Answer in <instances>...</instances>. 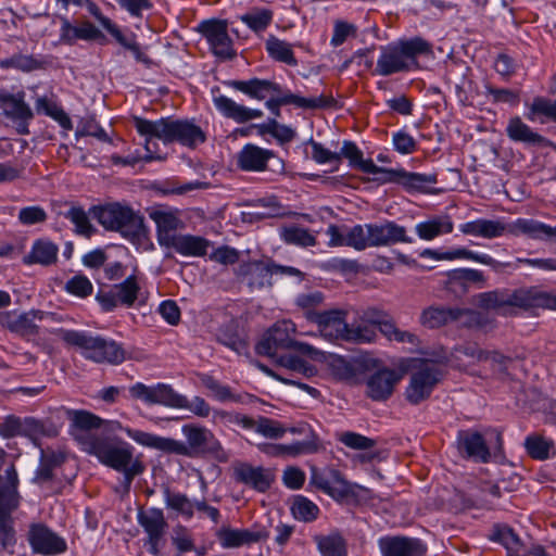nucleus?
Masks as SVG:
<instances>
[{
  "label": "nucleus",
  "mask_w": 556,
  "mask_h": 556,
  "mask_svg": "<svg viewBox=\"0 0 556 556\" xmlns=\"http://www.w3.org/2000/svg\"><path fill=\"white\" fill-rule=\"evenodd\" d=\"M150 218L156 225V238L161 247L169 248L170 242L177 237L175 231L178 229L180 220L170 212L153 211Z\"/></svg>",
  "instance_id": "e433bc0d"
},
{
  "label": "nucleus",
  "mask_w": 556,
  "mask_h": 556,
  "mask_svg": "<svg viewBox=\"0 0 556 556\" xmlns=\"http://www.w3.org/2000/svg\"><path fill=\"white\" fill-rule=\"evenodd\" d=\"M213 103L216 110L226 118L233 119L239 124H244L251 119L263 116V112L256 109H250L238 104L232 99L219 94L213 96Z\"/></svg>",
  "instance_id": "473e14b6"
},
{
  "label": "nucleus",
  "mask_w": 556,
  "mask_h": 556,
  "mask_svg": "<svg viewBox=\"0 0 556 556\" xmlns=\"http://www.w3.org/2000/svg\"><path fill=\"white\" fill-rule=\"evenodd\" d=\"M28 542L33 552L41 555H58L67 548L65 540L42 523L30 526Z\"/></svg>",
  "instance_id": "6ab92c4d"
},
{
  "label": "nucleus",
  "mask_w": 556,
  "mask_h": 556,
  "mask_svg": "<svg viewBox=\"0 0 556 556\" xmlns=\"http://www.w3.org/2000/svg\"><path fill=\"white\" fill-rule=\"evenodd\" d=\"M63 216L75 225V232L79 236L91 238L97 231L83 206L71 203L68 211L63 213Z\"/></svg>",
  "instance_id": "6e6d98bb"
},
{
  "label": "nucleus",
  "mask_w": 556,
  "mask_h": 556,
  "mask_svg": "<svg viewBox=\"0 0 556 556\" xmlns=\"http://www.w3.org/2000/svg\"><path fill=\"white\" fill-rule=\"evenodd\" d=\"M485 438L479 431L471 429L459 430L456 439V446L459 454L480 463H489L491 455L503 454V437L497 429L486 431Z\"/></svg>",
  "instance_id": "1a4fd4ad"
},
{
  "label": "nucleus",
  "mask_w": 556,
  "mask_h": 556,
  "mask_svg": "<svg viewBox=\"0 0 556 556\" xmlns=\"http://www.w3.org/2000/svg\"><path fill=\"white\" fill-rule=\"evenodd\" d=\"M217 341L225 346L233 350L240 355L249 354V343L245 337L240 332L236 320H229L219 327L216 333Z\"/></svg>",
  "instance_id": "58836bf2"
},
{
  "label": "nucleus",
  "mask_w": 556,
  "mask_h": 556,
  "mask_svg": "<svg viewBox=\"0 0 556 556\" xmlns=\"http://www.w3.org/2000/svg\"><path fill=\"white\" fill-rule=\"evenodd\" d=\"M233 479L260 493H265L275 482V473L269 468L254 467L249 463H238L233 467Z\"/></svg>",
  "instance_id": "5701e85b"
},
{
  "label": "nucleus",
  "mask_w": 556,
  "mask_h": 556,
  "mask_svg": "<svg viewBox=\"0 0 556 556\" xmlns=\"http://www.w3.org/2000/svg\"><path fill=\"white\" fill-rule=\"evenodd\" d=\"M442 371L430 363L424 361L422 365L410 375L409 384L405 390V397L412 405H418L428 400L435 386L441 381Z\"/></svg>",
  "instance_id": "ddd939ff"
},
{
  "label": "nucleus",
  "mask_w": 556,
  "mask_h": 556,
  "mask_svg": "<svg viewBox=\"0 0 556 556\" xmlns=\"http://www.w3.org/2000/svg\"><path fill=\"white\" fill-rule=\"evenodd\" d=\"M164 497L166 506L174 509L187 518L193 517V502H191L186 494L175 493L166 486L164 489Z\"/></svg>",
  "instance_id": "e2e57ef3"
},
{
  "label": "nucleus",
  "mask_w": 556,
  "mask_h": 556,
  "mask_svg": "<svg viewBox=\"0 0 556 556\" xmlns=\"http://www.w3.org/2000/svg\"><path fill=\"white\" fill-rule=\"evenodd\" d=\"M49 332L59 336L67 345L81 349L83 355L96 363L119 364L125 359L124 349L115 341H109L99 336L91 337L84 331L62 328L52 329Z\"/></svg>",
  "instance_id": "0eeeda50"
},
{
  "label": "nucleus",
  "mask_w": 556,
  "mask_h": 556,
  "mask_svg": "<svg viewBox=\"0 0 556 556\" xmlns=\"http://www.w3.org/2000/svg\"><path fill=\"white\" fill-rule=\"evenodd\" d=\"M0 325L22 337L37 336L39 333V327L31 323V317L26 312L22 314L3 312L0 314Z\"/></svg>",
  "instance_id": "79ce46f5"
},
{
  "label": "nucleus",
  "mask_w": 556,
  "mask_h": 556,
  "mask_svg": "<svg viewBox=\"0 0 556 556\" xmlns=\"http://www.w3.org/2000/svg\"><path fill=\"white\" fill-rule=\"evenodd\" d=\"M274 13L266 8H254L241 16V21L254 33L264 31L273 22Z\"/></svg>",
  "instance_id": "bf43d9fd"
},
{
  "label": "nucleus",
  "mask_w": 556,
  "mask_h": 556,
  "mask_svg": "<svg viewBox=\"0 0 556 556\" xmlns=\"http://www.w3.org/2000/svg\"><path fill=\"white\" fill-rule=\"evenodd\" d=\"M346 313L342 309L308 311L305 317L316 324L323 337L330 341L345 340L349 324L345 321Z\"/></svg>",
  "instance_id": "dca6fc26"
},
{
  "label": "nucleus",
  "mask_w": 556,
  "mask_h": 556,
  "mask_svg": "<svg viewBox=\"0 0 556 556\" xmlns=\"http://www.w3.org/2000/svg\"><path fill=\"white\" fill-rule=\"evenodd\" d=\"M290 330H293L292 325L287 321L273 325L255 345L256 354L275 357L278 350H290L293 340Z\"/></svg>",
  "instance_id": "4be33fe9"
},
{
  "label": "nucleus",
  "mask_w": 556,
  "mask_h": 556,
  "mask_svg": "<svg viewBox=\"0 0 556 556\" xmlns=\"http://www.w3.org/2000/svg\"><path fill=\"white\" fill-rule=\"evenodd\" d=\"M525 218H518L511 224H504L503 222L496 219H485L479 218L472 222L465 223L460 225L459 230L464 235L481 237L484 239H494L502 237L504 233H510L513 236L523 235L522 231L516 230L515 226L519 220H523Z\"/></svg>",
  "instance_id": "b1692460"
},
{
  "label": "nucleus",
  "mask_w": 556,
  "mask_h": 556,
  "mask_svg": "<svg viewBox=\"0 0 556 556\" xmlns=\"http://www.w3.org/2000/svg\"><path fill=\"white\" fill-rule=\"evenodd\" d=\"M140 290L138 277L130 275L119 283L101 285L96 294V301L105 313L113 312L118 305L131 307L136 303Z\"/></svg>",
  "instance_id": "f8f14e48"
},
{
  "label": "nucleus",
  "mask_w": 556,
  "mask_h": 556,
  "mask_svg": "<svg viewBox=\"0 0 556 556\" xmlns=\"http://www.w3.org/2000/svg\"><path fill=\"white\" fill-rule=\"evenodd\" d=\"M210 241L200 236L193 235H177L170 242L169 248L174 249L177 253L185 256L202 257L207 253Z\"/></svg>",
  "instance_id": "a19ab883"
},
{
  "label": "nucleus",
  "mask_w": 556,
  "mask_h": 556,
  "mask_svg": "<svg viewBox=\"0 0 556 556\" xmlns=\"http://www.w3.org/2000/svg\"><path fill=\"white\" fill-rule=\"evenodd\" d=\"M406 72H410L409 66L404 61V58L396 42H392L382 48L374 74L380 76H391L393 74Z\"/></svg>",
  "instance_id": "72a5a7b5"
},
{
  "label": "nucleus",
  "mask_w": 556,
  "mask_h": 556,
  "mask_svg": "<svg viewBox=\"0 0 556 556\" xmlns=\"http://www.w3.org/2000/svg\"><path fill=\"white\" fill-rule=\"evenodd\" d=\"M197 31L206 39L214 55L223 60L236 58L237 52L228 34V22L226 20H203L198 25Z\"/></svg>",
  "instance_id": "4468645a"
},
{
  "label": "nucleus",
  "mask_w": 556,
  "mask_h": 556,
  "mask_svg": "<svg viewBox=\"0 0 556 556\" xmlns=\"http://www.w3.org/2000/svg\"><path fill=\"white\" fill-rule=\"evenodd\" d=\"M49 66H51L50 60L43 56L37 58L33 54L15 53L10 58L0 60V68H13L24 73H30L38 70H47Z\"/></svg>",
  "instance_id": "ea45409f"
},
{
  "label": "nucleus",
  "mask_w": 556,
  "mask_h": 556,
  "mask_svg": "<svg viewBox=\"0 0 556 556\" xmlns=\"http://www.w3.org/2000/svg\"><path fill=\"white\" fill-rule=\"evenodd\" d=\"M217 539L225 548H235L242 545H251L269 536L268 531L249 529H231L228 527L220 528L216 533Z\"/></svg>",
  "instance_id": "7c9ffc66"
},
{
  "label": "nucleus",
  "mask_w": 556,
  "mask_h": 556,
  "mask_svg": "<svg viewBox=\"0 0 556 556\" xmlns=\"http://www.w3.org/2000/svg\"><path fill=\"white\" fill-rule=\"evenodd\" d=\"M129 393L132 399L141 400L149 405L188 408L200 417H207L211 412L210 405L203 397L195 396L192 402H189L185 395L177 393L169 384L165 383L148 387L142 382H137L129 388Z\"/></svg>",
  "instance_id": "6e6552de"
},
{
  "label": "nucleus",
  "mask_w": 556,
  "mask_h": 556,
  "mask_svg": "<svg viewBox=\"0 0 556 556\" xmlns=\"http://www.w3.org/2000/svg\"><path fill=\"white\" fill-rule=\"evenodd\" d=\"M59 248L55 243L46 238L37 239L30 252L23 257V263L26 265L40 264L42 266H50L58 261Z\"/></svg>",
  "instance_id": "4c0bfd02"
},
{
  "label": "nucleus",
  "mask_w": 556,
  "mask_h": 556,
  "mask_svg": "<svg viewBox=\"0 0 556 556\" xmlns=\"http://www.w3.org/2000/svg\"><path fill=\"white\" fill-rule=\"evenodd\" d=\"M224 85L235 90L241 91L248 97L258 101L264 100L268 92H273L276 94H281L282 92V88L279 84L268 79H261L257 77H253L249 80H225Z\"/></svg>",
  "instance_id": "c756f323"
},
{
  "label": "nucleus",
  "mask_w": 556,
  "mask_h": 556,
  "mask_svg": "<svg viewBox=\"0 0 556 556\" xmlns=\"http://www.w3.org/2000/svg\"><path fill=\"white\" fill-rule=\"evenodd\" d=\"M273 275H288L304 280V273L292 266H283L275 263L271 258L267 261L254 260L243 262L236 268L238 279L245 281L251 290L270 288Z\"/></svg>",
  "instance_id": "9d476101"
},
{
  "label": "nucleus",
  "mask_w": 556,
  "mask_h": 556,
  "mask_svg": "<svg viewBox=\"0 0 556 556\" xmlns=\"http://www.w3.org/2000/svg\"><path fill=\"white\" fill-rule=\"evenodd\" d=\"M401 379L402 375L395 369H379L368 377L366 394L372 401H387Z\"/></svg>",
  "instance_id": "bb28decb"
},
{
  "label": "nucleus",
  "mask_w": 556,
  "mask_h": 556,
  "mask_svg": "<svg viewBox=\"0 0 556 556\" xmlns=\"http://www.w3.org/2000/svg\"><path fill=\"white\" fill-rule=\"evenodd\" d=\"M137 520L148 534L146 545L149 546V553L154 556H160L161 542L168 528L163 510L154 507L147 510L140 508L138 510Z\"/></svg>",
  "instance_id": "2eb2a0df"
},
{
  "label": "nucleus",
  "mask_w": 556,
  "mask_h": 556,
  "mask_svg": "<svg viewBox=\"0 0 556 556\" xmlns=\"http://www.w3.org/2000/svg\"><path fill=\"white\" fill-rule=\"evenodd\" d=\"M478 306L503 317H517L535 308L556 311V293L543 291L538 286L502 288L478 294Z\"/></svg>",
  "instance_id": "f03ea898"
},
{
  "label": "nucleus",
  "mask_w": 556,
  "mask_h": 556,
  "mask_svg": "<svg viewBox=\"0 0 556 556\" xmlns=\"http://www.w3.org/2000/svg\"><path fill=\"white\" fill-rule=\"evenodd\" d=\"M23 91L12 94L7 91L0 92V108L5 117L16 124V131L20 135L29 134L28 125L34 118V113L29 105L24 101Z\"/></svg>",
  "instance_id": "f3484780"
},
{
  "label": "nucleus",
  "mask_w": 556,
  "mask_h": 556,
  "mask_svg": "<svg viewBox=\"0 0 556 556\" xmlns=\"http://www.w3.org/2000/svg\"><path fill=\"white\" fill-rule=\"evenodd\" d=\"M416 232L422 240H433L434 238L451 233L454 229V224L450 215L434 216L426 222L416 225Z\"/></svg>",
  "instance_id": "37998d69"
},
{
  "label": "nucleus",
  "mask_w": 556,
  "mask_h": 556,
  "mask_svg": "<svg viewBox=\"0 0 556 556\" xmlns=\"http://www.w3.org/2000/svg\"><path fill=\"white\" fill-rule=\"evenodd\" d=\"M486 278L481 270L472 268H456L446 273L445 289L464 295L471 286L484 288Z\"/></svg>",
  "instance_id": "cd10ccee"
},
{
  "label": "nucleus",
  "mask_w": 556,
  "mask_h": 556,
  "mask_svg": "<svg viewBox=\"0 0 556 556\" xmlns=\"http://www.w3.org/2000/svg\"><path fill=\"white\" fill-rule=\"evenodd\" d=\"M293 104L301 109H329L334 108L337 101L331 96H319L317 98H304L298 94H294L290 91H283L281 94H277V97H271L265 102L266 108L273 113L276 117L281 116L280 108L282 105Z\"/></svg>",
  "instance_id": "a211bd4d"
},
{
  "label": "nucleus",
  "mask_w": 556,
  "mask_h": 556,
  "mask_svg": "<svg viewBox=\"0 0 556 556\" xmlns=\"http://www.w3.org/2000/svg\"><path fill=\"white\" fill-rule=\"evenodd\" d=\"M527 454L535 460H546L555 453L553 440L539 433L529 434L523 442Z\"/></svg>",
  "instance_id": "de8ad7c7"
},
{
  "label": "nucleus",
  "mask_w": 556,
  "mask_h": 556,
  "mask_svg": "<svg viewBox=\"0 0 556 556\" xmlns=\"http://www.w3.org/2000/svg\"><path fill=\"white\" fill-rule=\"evenodd\" d=\"M536 115H543L547 119L556 123V100L544 97H535L529 108L527 118L534 121Z\"/></svg>",
  "instance_id": "0e129e2a"
},
{
  "label": "nucleus",
  "mask_w": 556,
  "mask_h": 556,
  "mask_svg": "<svg viewBox=\"0 0 556 556\" xmlns=\"http://www.w3.org/2000/svg\"><path fill=\"white\" fill-rule=\"evenodd\" d=\"M489 539L493 542L502 544L508 551H518L521 546L519 536L515 533L513 528L507 525H494Z\"/></svg>",
  "instance_id": "052dcab7"
},
{
  "label": "nucleus",
  "mask_w": 556,
  "mask_h": 556,
  "mask_svg": "<svg viewBox=\"0 0 556 556\" xmlns=\"http://www.w3.org/2000/svg\"><path fill=\"white\" fill-rule=\"evenodd\" d=\"M202 384L208 389L213 395L218 400L219 402H236V403H248L249 401H252L254 397L253 395L249 393L244 394H235L231 391V388L228 386L222 384L218 380H216L211 375H202L201 377Z\"/></svg>",
  "instance_id": "49530a36"
},
{
  "label": "nucleus",
  "mask_w": 556,
  "mask_h": 556,
  "mask_svg": "<svg viewBox=\"0 0 556 556\" xmlns=\"http://www.w3.org/2000/svg\"><path fill=\"white\" fill-rule=\"evenodd\" d=\"M458 307L429 306L422 309L419 323L428 329L441 328L453 323Z\"/></svg>",
  "instance_id": "c03bdc74"
},
{
  "label": "nucleus",
  "mask_w": 556,
  "mask_h": 556,
  "mask_svg": "<svg viewBox=\"0 0 556 556\" xmlns=\"http://www.w3.org/2000/svg\"><path fill=\"white\" fill-rule=\"evenodd\" d=\"M309 484L340 503L357 500L356 489H361L357 484L349 482L340 470L329 467H312Z\"/></svg>",
  "instance_id": "9b49d317"
},
{
  "label": "nucleus",
  "mask_w": 556,
  "mask_h": 556,
  "mask_svg": "<svg viewBox=\"0 0 556 556\" xmlns=\"http://www.w3.org/2000/svg\"><path fill=\"white\" fill-rule=\"evenodd\" d=\"M134 125L141 136L147 137L146 150L148 154L143 157L146 162L162 160L161 156L153 154L152 138L160 139L165 144L177 142L189 149H195L207 140L205 131L194 123V119L169 116L157 121H149L134 116Z\"/></svg>",
  "instance_id": "7ed1b4c3"
},
{
  "label": "nucleus",
  "mask_w": 556,
  "mask_h": 556,
  "mask_svg": "<svg viewBox=\"0 0 556 556\" xmlns=\"http://www.w3.org/2000/svg\"><path fill=\"white\" fill-rule=\"evenodd\" d=\"M485 94L491 98L493 104L506 103L517 106L520 102V90L508 88H496L490 84L485 85Z\"/></svg>",
  "instance_id": "338daca9"
},
{
  "label": "nucleus",
  "mask_w": 556,
  "mask_h": 556,
  "mask_svg": "<svg viewBox=\"0 0 556 556\" xmlns=\"http://www.w3.org/2000/svg\"><path fill=\"white\" fill-rule=\"evenodd\" d=\"M68 418L71 420V433L78 438L76 431H89L98 429L102 425V419L97 415L87 410H68Z\"/></svg>",
  "instance_id": "4d7b16f0"
},
{
  "label": "nucleus",
  "mask_w": 556,
  "mask_h": 556,
  "mask_svg": "<svg viewBox=\"0 0 556 556\" xmlns=\"http://www.w3.org/2000/svg\"><path fill=\"white\" fill-rule=\"evenodd\" d=\"M438 176L437 174H419L407 172L403 168L401 186L408 192L417 191L422 193H439V190H428L426 188L427 185L437 184Z\"/></svg>",
  "instance_id": "3c124183"
},
{
  "label": "nucleus",
  "mask_w": 556,
  "mask_h": 556,
  "mask_svg": "<svg viewBox=\"0 0 556 556\" xmlns=\"http://www.w3.org/2000/svg\"><path fill=\"white\" fill-rule=\"evenodd\" d=\"M369 233L370 247H389L396 243H412L413 238L407 236L406 228L393 220H384L381 224H366Z\"/></svg>",
  "instance_id": "aec40b11"
},
{
  "label": "nucleus",
  "mask_w": 556,
  "mask_h": 556,
  "mask_svg": "<svg viewBox=\"0 0 556 556\" xmlns=\"http://www.w3.org/2000/svg\"><path fill=\"white\" fill-rule=\"evenodd\" d=\"M265 49L269 58L274 61L285 63L289 66L298 65V60L292 51V45L279 39L275 35H269L266 39Z\"/></svg>",
  "instance_id": "09e8293b"
},
{
  "label": "nucleus",
  "mask_w": 556,
  "mask_h": 556,
  "mask_svg": "<svg viewBox=\"0 0 556 556\" xmlns=\"http://www.w3.org/2000/svg\"><path fill=\"white\" fill-rule=\"evenodd\" d=\"M66 459L67 455L62 450H54L50 446L40 448L39 464L31 482L39 486L52 485L56 480V470L64 465Z\"/></svg>",
  "instance_id": "412c9836"
},
{
  "label": "nucleus",
  "mask_w": 556,
  "mask_h": 556,
  "mask_svg": "<svg viewBox=\"0 0 556 556\" xmlns=\"http://www.w3.org/2000/svg\"><path fill=\"white\" fill-rule=\"evenodd\" d=\"M18 476L13 462L7 460V452L0 448V546L1 549L14 554L17 542L12 514L18 508Z\"/></svg>",
  "instance_id": "20e7f679"
},
{
  "label": "nucleus",
  "mask_w": 556,
  "mask_h": 556,
  "mask_svg": "<svg viewBox=\"0 0 556 556\" xmlns=\"http://www.w3.org/2000/svg\"><path fill=\"white\" fill-rule=\"evenodd\" d=\"M260 450L273 457L280 456H298L301 454H312L315 450L314 441L309 442H294L292 444H274L265 443L258 446Z\"/></svg>",
  "instance_id": "8fccbe9b"
},
{
  "label": "nucleus",
  "mask_w": 556,
  "mask_h": 556,
  "mask_svg": "<svg viewBox=\"0 0 556 556\" xmlns=\"http://www.w3.org/2000/svg\"><path fill=\"white\" fill-rule=\"evenodd\" d=\"M395 42L401 50L404 61L409 66V71H417L420 68L418 58L432 54L431 42L420 36L400 39Z\"/></svg>",
  "instance_id": "f704fd0d"
},
{
  "label": "nucleus",
  "mask_w": 556,
  "mask_h": 556,
  "mask_svg": "<svg viewBox=\"0 0 556 556\" xmlns=\"http://www.w3.org/2000/svg\"><path fill=\"white\" fill-rule=\"evenodd\" d=\"M506 134L510 140L531 147L545 148L552 144L549 139L533 131L519 116L509 119Z\"/></svg>",
  "instance_id": "c9c22d12"
},
{
  "label": "nucleus",
  "mask_w": 556,
  "mask_h": 556,
  "mask_svg": "<svg viewBox=\"0 0 556 556\" xmlns=\"http://www.w3.org/2000/svg\"><path fill=\"white\" fill-rule=\"evenodd\" d=\"M454 321H459L462 327L478 330H486L494 326V319L489 317L486 313L470 308L458 307V313L455 315Z\"/></svg>",
  "instance_id": "864d4df0"
},
{
  "label": "nucleus",
  "mask_w": 556,
  "mask_h": 556,
  "mask_svg": "<svg viewBox=\"0 0 556 556\" xmlns=\"http://www.w3.org/2000/svg\"><path fill=\"white\" fill-rule=\"evenodd\" d=\"M55 434L56 431L48 429L42 420L36 419L35 417H25L22 419L21 437H27L36 441L41 435L52 437Z\"/></svg>",
  "instance_id": "774afa93"
},
{
  "label": "nucleus",
  "mask_w": 556,
  "mask_h": 556,
  "mask_svg": "<svg viewBox=\"0 0 556 556\" xmlns=\"http://www.w3.org/2000/svg\"><path fill=\"white\" fill-rule=\"evenodd\" d=\"M87 451L101 464L123 473V485L126 492L129 491L134 479L146 469L141 460H134V448L124 441L115 444L106 439L94 438L88 442Z\"/></svg>",
  "instance_id": "423d86ee"
},
{
  "label": "nucleus",
  "mask_w": 556,
  "mask_h": 556,
  "mask_svg": "<svg viewBox=\"0 0 556 556\" xmlns=\"http://www.w3.org/2000/svg\"><path fill=\"white\" fill-rule=\"evenodd\" d=\"M314 542L323 556H348V542L338 530L327 535L317 534Z\"/></svg>",
  "instance_id": "a18cd8bd"
},
{
  "label": "nucleus",
  "mask_w": 556,
  "mask_h": 556,
  "mask_svg": "<svg viewBox=\"0 0 556 556\" xmlns=\"http://www.w3.org/2000/svg\"><path fill=\"white\" fill-rule=\"evenodd\" d=\"M89 214L105 230L121 233L132 244L141 245L149 239L144 216L127 204L110 202L92 205Z\"/></svg>",
  "instance_id": "39448f33"
},
{
  "label": "nucleus",
  "mask_w": 556,
  "mask_h": 556,
  "mask_svg": "<svg viewBox=\"0 0 556 556\" xmlns=\"http://www.w3.org/2000/svg\"><path fill=\"white\" fill-rule=\"evenodd\" d=\"M281 238L288 244H295L303 248L314 247L317 243L315 236H313L308 229L298 226L285 227L281 231Z\"/></svg>",
  "instance_id": "680f3d73"
},
{
  "label": "nucleus",
  "mask_w": 556,
  "mask_h": 556,
  "mask_svg": "<svg viewBox=\"0 0 556 556\" xmlns=\"http://www.w3.org/2000/svg\"><path fill=\"white\" fill-rule=\"evenodd\" d=\"M116 427L123 429L125 433L138 444L154 448L167 454H176L188 457H212L219 463H226L229 454L224 450L214 433L202 426L194 424L184 425L182 433L187 443L172 438H163L153 433L144 432L129 427L123 428L121 422L116 421Z\"/></svg>",
  "instance_id": "f257e3e1"
},
{
  "label": "nucleus",
  "mask_w": 556,
  "mask_h": 556,
  "mask_svg": "<svg viewBox=\"0 0 556 556\" xmlns=\"http://www.w3.org/2000/svg\"><path fill=\"white\" fill-rule=\"evenodd\" d=\"M291 513L296 520L313 522L318 518L320 509L307 497L295 495L291 506Z\"/></svg>",
  "instance_id": "13d9d810"
},
{
  "label": "nucleus",
  "mask_w": 556,
  "mask_h": 556,
  "mask_svg": "<svg viewBox=\"0 0 556 556\" xmlns=\"http://www.w3.org/2000/svg\"><path fill=\"white\" fill-rule=\"evenodd\" d=\"M60 20L62 23L60 41L64 45L73 46L78 39L87 41L106 40L104 34L90 22H84L80 26H74L65 16H61Z\"/></svg>",
  "instance_id": "c85d7f7f"
},
{
  "label": "nucleus",
  "mask_w": 556,
  "mask_h": 556,
  "mask_svg": "<svg viewBox=\"0 0 556 556\" xmlns=\"http://www.w3.org/2000/svg\"><path fill=\"white\" fill-rule=\"evenodd\" d=\"M420 256L421 257H431L437 261H442V260L452 261V260H458V258L470 260V261L490 266L492 268V270L495 273H503L507 267L514 266V264H510V263H500V261L494 260L493 257H491L488 254H480V253L473 252L471 250H468L466 248H458V249L447 251V252H440V251L433 250V249H425L420 253Z\"/></svg>",
  "instance_id": "a878e982"
},
{
  "label": "nucleus",
  "mask_w": 556,
  "mask_h": 556,
  "mask_svg": "<svg viewBox=\"0 0 556 556\" xmlns=\"http://www.w3.org/2000/svg\"><path fill=\"white\" fill-rule=\"evenodd\" d=\"M515 229L534 240H556V225L553 227L535 219H523L516 224Z\"/></svg>",
  "instance_id": "603ef678"
},
{
  "label": "nucleus",
  "mask_w": 556,
  "mask_h": 556,
  "mask_svg": "<svg viewBox=\"0 0 556 556\" xmlns=\"http://www.w3.org/2000/svg\"><path fill=\"white\" fill-rule=\"evenodd\" d=\"M376 329H378L388 341L409 343L415 346L419 344V338L413 332L397 328L394 318L390 314Z\"/></svg>",
  "instance_id": "5fc2aeb1"
},
{
  "label": "nucleus",
  "mask_w": 556,
  "mask_h": 556,
  "mask_svg": "<svg viewBox=\"0 0 556 556\" xmlns=\"http://www.w3.org/2000/svg\"><path fill=\"white\" fill-rule=\"evenodd\" d=\"M254 206L258 207V210L251 212L250 215L257 220L280 217L283 215L282 206L280 205L276 197L258 199Z\"/></svg>",
  "instance_id": "69168bd1"
},
{
  "label": "nucleus",
  "mask_w": 556,
  "mask_h": 556,
  "mask_svg": "<svg viewBox=\"0 0 556 556\" xmlns=\"http://www.w3.org/2000/svg\"><path fill=\"white\" fill-rule=\"evenodd\" d=\"M378 545L382 556H425L427 546L420 539L403 535H386Z\"/></svg>",
  "instance_id": "393cba45"
},
{
  "label": "nucleus",
  "mask_w": 556,
  "mask_h": 556,
  "mask_svg": "<svg viewBox=\"0 0 556 556\" xmlns=\"http://www.w3.org/2000/svg\"><path fill=\"white\" fill-rule=\"evenodd\" d=\"M274 156V151L248 143L237 155V166L244 172H264Z\"/></svg>",
  "instance_id": "2f4dec72"
}]
</instances>
